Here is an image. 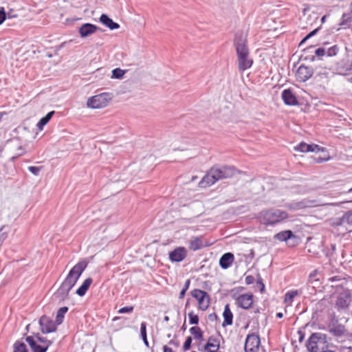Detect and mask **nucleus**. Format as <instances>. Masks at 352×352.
Wrapping results in <instances>:
<instances>
[{
  "label": "nucleus",
  "mask_w": 352,
  "mask_h": 352,
  "mask_svg": "<svg viewBox=\"0 0 352 352\" xmlns=\"http://www.w3.org/2000/svg\"><path fill=\"white\" fill-rule=\"evenodd\" d=\"M87 263L85 261H80L76 264L62 283L55 293V297L60 301H64L69 298V294L73 287L76 285L78 278L86 269Z\"/></svg>",
  "instance_id": "nucleus-1"
},
{
  "label": "nucleus",
  "mask_w": 352,
  "mask_h": 352,
  "mask_svg": "<svg viewBox=\"0 0 352 352\" xmlns=\"http://www.w3.org/2000/svg\"><path fill=\"white\" fill-rule=\"evenodd\" d=\"M236 170L230 166L222 168L212 167L206 173L198 183L199 188H207L214 185L219 180L228 179L234 177Z\"/></svg>",
  "instance_id": "nucleus-2"
},
{
  "label": "nucleus",
  "mask_w": 352,
  "mask_h": 352,
  "mask_svg": "<svg viewBox=\"0 0 352 352\" xmlns=\"http://www.w3.org/2000/svg\"><path fill=\"white\" fill-rule=\"evenodd\" d=\"M234 44L236 51L239 70L243 72L250 68L253 63L252 59L249 56L246 36L243 33L236 34Z\"/></svg>",
  "instance_id": "nucleus-3"
},
{
  "label": "nucleus",
  "mask_w": 352,
  "mask_h": 352,
  "mask_svg": "<svg viewBox=\"0 0 352 352\" xmlns=\"http://www.w3.org/2000/svg\"><path fill=\"white\" fill-rule=\"evenodd\" d=\"M289 217L288 213L280 209L270 208L261 210L257 217L261 224L265 226H274Z\"/></svg>",
  "instance_id": "nucleus-4"
},
{
  "label": "nucleus",
  "mask_w": 352,
  "mask_h": 352,
  "mask_svg": "<svg viewBox=\"0 0 352 352\" xmlns=\"http://www.w3.org/2000/svg\"><path fill=\"white\" fill-rule=\"evenodd\" d=\"M326 336L321 333H314L309 338L307 347L310 352H322L327 347Z\"/></svg>",
  "instance_id": "nucleus-5"
},
{
  "label": "nucleus",
  "mask_w": 352,
  "mask_h": 352,
  "mask_svg": "<svg viewBox=\"0 0 352 352\" xmlns=\"http://www.w3.org/2000/svg\"><path fill=\"white\" fill-rule=\"evenodd\" d=\"M25 340L32 352H46L49 346L52 344V341L38 336H28Z\"/></svg>",
  "instance_id": "nucleus-6"
},
{
  "label": "nucleus",
  "mask_w": 352,
  "mask_h": 352,
  "mask_svg": "<svg viewBox=\"0 0 352 352\" xmlns=\"http://www.w3.org/2000/svg\"><path fill=\"white\" fill-rule=\"evenodd\" d=\"M336 299L335 307L338 310L346 309L351 302V294L349 289H343L340 287H336Z\"/></svg>",
  "instance_id": "nucleus-7"
},
{
  "label": "nucleus",
  "mask_w": 352,
  "mask_h": 352,
  "mask_svg": "<svg viewBox=\"0 0 352 352\" xmlns=\"http://www.w3.org/2000/svg\"><path fill=\"white\" fill-rule=\"evenodd\" d=\"M232 298L235 301L237 307L243 309H249L252 307L254 302V296L252 293L239 294L234 292L232 295Z\"/></svg>",
  "instance_id": "nucleus-8"
},
{
  "label": "nucleus",
  "mask_w": 352,
  "mask_h": 352,
  "mask_svg": "<svg viewBox=\"0 0 352 352\" xmlns=\"http://www.w3.org/2000/svg\"><path fill=\"white\" fill-rule=\"evenodd\" d=\"M190 294L197 301L199 309L201 311L208 309L210 303V298L206 292L199 289H194L190 292Z\"/></svg>",
  "instance_id": "nucleus-9"
},
{
  "label": "nucleus",
  "mask_w": 352,
  "mask_h": 352,
  "mask_svg": "<svg viewBox=\"0 0 352 352\" xmlns=\"http://www.w3.org/2000/svg\"><path fill=\"white\" fill-rule=\"evenodd\" d=\"M110 100L108 94L102 93L89 98L87 105L92 109H102L107 106Z\"/></svg>",
  "instance_id": "nucleus-10"
},
{
  "label": "nucleus",
  "mask_w": 352,
  "mask_h": 352,
  "mask_svg": "<svg viewBox=\"0 0 352 352\" xmlns=\"http://www.w3.org/2000/svg\"><path fill=\"white\" fill-rule=\"evenodd\" d=\"M314 69L311 67L300 65L296 70L295 78L298 82H305L312 77Z\"/></svg>",
  "instance_id": "nucleus-11"
},
{
  "label": "nucleus",
  "mask_w": 352,
  "mask_h": 352,
  "mask_svg": "<svg viewBox=\"0 0 352 352\" xmlns=\"http://www.w3.org/2000/svg\"><path fill=\"white\" fill-rule=\"evenodd\" d=\"M39 325L43 333H50L56 330L57 323L47 316H43L39 319Z\"/></svg>",
  "instance_id": "nucleus-12"
},
{
  "label": "nucleus",
  "mask_w": 352,
  "mask_h": 352,
  "mask_svg": "<svg viewBox=\"0 0 352 352\" xmlns=\"http://www.w3.org/2000/svg\"><path fill=\"white\" fill-rule=\"evenodd\" d=\"M259 345L260 338L258 336L254 333L248 335L245 343V352H256Z\"/></svg>",
  "instance_id": "nucleus-13"
},
{
  "label": "nucleus",
  "mask_w": 352,
  "mask_h": 352,
  "mask_svg": "<svg viewBox=\"0 0 352 352\" xmlns=\"http://www.w3.org/2000/svg\"><path fill=\"white\" fill-rule=\"evenodd\" d=\"M188 254L187 249L184 247H177L168 254L169 259L172 262H181L184 261Z\"/></svg>",
  "instance_id": "nucleus-14"
},
{
  "label": "nucleus",
  "mask_w": 352,
  "mask_h": 352,
  "mask_svg": "<svg viewBox=\"0 0 352 352\" xmlns=\"http://www.w3.org/2000/svg\"><path fill=\"white\" fill-rule=\"evenodd\" d=\"M281 96L287 105L294 106L298 104V99L290 89L283 90Z\"/></svg>",
  "instance_id": "nucleus-15"
},
{
  "label": "nucleus",
  "mask_w": 352,
  "mask_h": 352,
  "mask_svg": "<svg viewBox=\"0 0 352 352\" xmlns=\"http://www.w3.org/2000/svg\"><path fill=\"white\" fill-rule=\"evenodd\" d=\"M98 28L91 23H85L79 28V34L81 37L85 38L94 34Z\"/></svg>",
  "instance_id": "nucleus-16"
},
{
  "label": "nucleus",
  "mask_w": 352,
  "mask_h": 352,
  "mask_svg": "<svg viewBox=\"0 0 352 352\" xmlns=\"http://www.w3.org/2000/svg\"><path fill=\"white\" fill-rule=\"evenodd\" d=\"M220 347V341L218 338L210 336L204 346L207 352H217Z\"/></svg>",
  "instance_id": "nucleus-17"
},
{
  "label": "nucleus",
  "mask_w": 352,
  "mask_h": 352,
  "mask_svg": "<svg viewBox=\"0 0 352 352\" xmlns=\"http://www.w3.org/2000/svg\"><path fill=\"white\" fill-rule=\"evenodd\" d=\"M294 149L296 151L302 153L315 152L320 151V146L317 144H308L305 142H301L294 146Z\"/></svg>",
  "instance_id": "nucleus-18"
},
{
  "label": "nucleus",
  "mask_w": 352,
  "mask_h": 352,
  "mask_svg": "<svg viewBox=\"0 0 352 352\" xmlns=\"http://www.w3.org/2000/svg\"><path fill=\"white\" fill-rule=\"evenodd\" d=\"M223 321L222 323V326L223 327L227 326H230L233 322V314L230 308V305L228 304L226 305L224 307V310L223 312Z\"/></svg>",
  "instance_id": "nucleus-19"
},
{
  "label": "nucleus",
  "mask_w": 352,
  "mask_h": 352,
  "mask_svg": "<svg viewBox=\"0 0 352 352\" xmlns=\"http://www.w3.org/2000/svg\"><path fill=\"white\" fill-rule=\"evenodd\" d=\"M234 259L233 254L230 252L226 253L220 258L219 265L223 269H227L232 265Z\"/></svg>",
  "instance_id": "nucleus-20"
},
{
  "label": "nucleus",
  "mask_w": 352,
  "mask_h": 352,
  "mask_svg": "<svg viewBox=\"0 0 352 352\" xmlns=\"http://www.w3.org/2000/svg\"><path fill=\"white\" fill-rule=\"evenodd\" d=\"M100 22L108 27L110 30L118 29L120 25L113 21L107 15L103 14L100 17Z\"/></svg>",
  "instance_id": "nucleus-21"
},
{
  "label": "nucleus",
  "mask_w": 352,
  "mask_h": 352,
  "mask_svg": "<svg viewBox=\"0 0 352 352\" xmlns=\"http://www.w3.org/2000/svg\"><path fill=\"white\" fill-rule=\"evenodd\" d=\"M204 246L201 236L193 237L189 243V248L191 250L197 251Z\"/></svg>",
  "instance_id": "nucleus-22"
},
{
  "label": "nucleus",
  "mask_w": 352,
  "mask_h": 352,
  "mask_svg": "<svg viewBox=\"0 0 352 352\" xmlns=\"http://www.w3.org/2000/svg\"><path fill=\"white\" fill-rule=\"evenodd\" d=\"M93 280L91 278H87L84 280L81 286L76 290V294L80 296H83L89 287L91 286Z\"/></svg>",
  "instance_id": "nucleus-23"
},
{
  "label": "nucleus",
  "mask_w": 352,
  "mask_h": 352,
  "mask_svg": "<svg viewBox=\"0 0 352 352\" xmlns=\"http://www.w3.org/2000/svg\"><path fill=\"white\" fill-rule=\"evenodd\" d=\"M294 236V235L291 230H285L277 233L274 238L280 241H286Z\"/></svg>",
  "instance_id": "nucleus-24"
},
{
  "label": "nucleus",
  "mask_w": 352,
  "mask_h": 352,
  "mask_svg": "<svg viewBox=\"0 0 352 352\" xmlns=\"http://www.w3.org/2000/svg\"><path fill=\"white\" fill-rule=\"evenodd\" d=\"M352 23V16L349 13H344L342 15L340 25L343 28H347L350 26Z\"/></svg>",
  "instance_id": "nucleus-25"
},
{
  "label": "nucleus",
  "mask_w": 352,
  "mask_h": 352,
  "mask_svg": "<svg viewBox=\"0 0 352 352\" xmlns=\"http://www.w3.org/2000/svg\"><path fill=\"white\" fill-rule=\"evenodd\" d=\"M299 294L298 290H290L287 292L285 295L284 302L288 305H291L293 300Z\"/></svg>",
  "instance_id": "nucleus-26"
},
{
  "label": "nucleus",
  "mask_w": 352,
  "mask_h": 352,
  "mask_svg": "<svg viewBox=\"0 0 352 352\" xmlns=\"http://www.w3.org/2000/svg\"><path fill=\"white\" fill-rule=\"evenodd\" d=\"M330 332L334 336H341L345 333L346 329L343 325L337 324L330 329Z\"/></svg>",
  "instance_id": "nucleus-27"
},
{
  "label": "nucleus",
  "mask_w": 352,
  "mask_h": 352,
  "mask_svg": "<svg viewBox=\"0 0 352 352\" xmlns=\"http://www.w3.org/2000/svg\"><path fill=\"white\" fill-rule=\"evenodd\" d=\"M54 114V111H52L49 112L45 117L42 118L37 123L38 129L39 130H42L43 126L47 124V122L50 120Z\"/></svg>",
  "instance_id": "nucleus-28"
},
{
  "label": "nucleus",
  "mask_w": 352,
  "mask_h": 352,
  "mask_svg": "<svg viewBox=\"0 0 352 352\" xmlns=\"http://www.w3.org/2000/svg\"><path fill=\"white\" fill-rule=\"evenodd\" d=\"M68 308L67 307H60L56 314V322L57 324H60L63 322L64 316L67 312Z\"/></svg>",
  "instance_id": "nucleus-29"
},
{
  "label": "nucleus",
  "mask_w": 352,
  "mask_h": 352,
  "mask_svg": "<svg viewBox=\"0 0 352 352\" xmlns=\"http://www.w3.org/2000/svg\"><path fill=\"white\" fill-rule=\"evenodd\" d=\"M190 332L195 339L201 340L203 338V332L199 327H192L190 329Z\"/></svg>",
  "instance_id": "nucleus-30"
},
{
  "label": "nucleus",
  "mask_w": 352,
  "mask_h": 352,
  "mask_svg": "<svg viewBox=\"0 0 352 352\" xmlns=\"http://www.w3.org/2000/svg\"><path fill=\"white\" fill-rule=\"evenodd\" d=\"M14 352H28L26 345L21 342H16L14 346Z\"/></svg>",
  "instance_id": "nucleus-31"
},
{
  "label": "nucleus",
  "mask_w": 352,
  "mask_h": 352,
  "mask_svg": "<svg viewBox=\"0 0 352 352\" xmlns=\"http://www.w3.org/2000/svg\"><path fill=\"white\" fill-rule=\"evenodd\" d=\"M344 223L343 216L341 218L331 219L329 220V224L332 227H338L342 226Z\"/></svg>",
  "instance_id": "nucleus-32"
},
{
  "label": "nucleus",
  "mask_w": 352,
  "mask_h": 352,
  "mask_svg": "<svg viewBox=\"0 0 352 352\" xmlns=\"http://www.w3.org/2000/svg\"><path fill=\"white\" fill-rule=\"evenodd\" d=\"M189 322L191 324H197L199 322V316L195 314L193 311L188 313Z\"/></svg>",
  "instance_id": "nucleus-33"
},
{
  "label": "nucleus",
  "mask_w": 352,
  "mask_h": 352,
  "mask_svg": "<svg viewBox=\"0 0 352 352\" xmlns=\"http://www.w3.org/2000/svg\"><path fill=\"white\" fill-rule=\"evenodd\" d=\"M124 74V71L120 68L114 69L112 72V77L115 78H121Z\"/></svg>",
  "instance_id": "nucleus-34"
},
{
  "label": "nucleus",
  "mask_w": 352,
  "mask_h": 352,
  "mask_svg": "<svg viewBox=\"0 0 352 352\" xmlns=\"http://www.w3.org/2000/svg\"><path fill=\"white\" fill-rule=\"evenodd\" d=\"M318 275V271L317 270H314V271H312L309 276V282L313 283L315 281H319Z\"/></svg>",
  "instance_id": "nucleus-35"
},
{
  "label": "nucleus",
  "mask_w": 352,
  "mask_h": 352,
  "mask_svg": "<svg viewBox=\"0 0 352 352\" xmlns=\"http://www.w3.org/2000/svg\"><path fill=\"white\" fill-rule=\"evenodd\" d=\"M338 50V45H333L328 49L327 54L329 56H334L337 55Z\"/></svg>",
  "instance_id": "nucleus-36"
},
{
  "label": "nucleus",
  "mask_w": 352,
  "mask_h": 352,
  "mask_svg": "<svg viewBox=\"0 0 352 352\" xmlns=\"http://www.w3.org/2000/svg\"><path fill=\"white\" fill-rule=\"evenodd\" d=\"M343 221L347 224L352 225V210L348 211L343 215Z\"/></svg>",
  "instance_id": "nucleus-37"
},
{
  "label": "nucleus",
  "mask_w": 352,
  "mask_h": 352,
  "mask_svg": "<svg viewBox=\"0 0 352 352\" xmlns=\"http://www.w3.org/2000/svg\"><path fill=\"white\" fill-rule=\"evenodd\" d=\"M191 343H192V338L190 336H188L186 341L184 343L183 345V350L184 351H188L191 347Z\"/></svg>",
  "instance_id": "nucleus-38"
},
{
  "label": "nucleus",
  "mask_w": 352,
  "mask_h": 352,
  "mask_svg": "<svg viewBox=\"0 0 352 352\" xmlns=\"http://www.w3.org/2000/svg\"><path fill=\"white\" fill-rule=\"evenodd\" d=\"M133 306H127L120 308L118 312L119 314L131 313L133 311Z\"/></svg>",
  "instance_id": "nucleus-39"
},
{
  "label": "nucleus",
  "mask_w": 352,
  "mask_h": 352,
  "mask_svg": "<svg viewBox=\"0 0 352 352\" xmlns=\"http://www.w3.org/2000/svg\"><path fill=\"white\" fill-rule=\"evenodd\" d=\"M42 167H36V166H29L28 170L34 175H38L39 171L41 170Z\"/></svg>",
  "instance_id": "nucleus-40"
},
{
  "label": "nucleus",
  "mask_w": 352,
  "mask_h": 352,
  "mask_svg": "<svg viewBox=\"0 0 352 352\" xmlns=\"http://www.w3.org/2000/svg\"><path fill=\"white\" fill-rule=\"evenodd\" d=\"M140 333L142 337L146 336V323L144 322L140 324Z\"/></svg>",
  "instance_id": "nucleus-41"
},
{
  "label": "nucleus",
  "mask_w": 352,
  "mask_h": 352,
  "mask_svg": "<svg viewBox=\"0 0 352 352\" xmlns=\"http://www.w3.org/2000/svg\"><path fill=\"white\" fill-rule=\"evenodd\" d=\"M6 14L3 8H0V25L6 20Z\"/></svg>",
  "instance_id": "nucleus-42"
},
{
  "label": "nucleus",
  "mask_w": 352,
  "mask_h": 352,
  "mask_svg": "<svg viewBox=\"0 0 352 352\" xmlns=\"http://www.w3.org/2000/svg\"><path fill=\"white\" fill-rule=\"evenodd\" d=\"M8 233L6 232H2V228L0 229V246L3 243V242L7 239Z\"/></svg>",
  "instance_id": "nucleus-43"
},
{
  "label": "nucleus",
  "mask_w": 352,
  "mask_h": 352,
  "mask_svg": "<svg viewBox=\"0 0 352 352\" xmlns=\"http://www.w3.org/2000/svg\"><path fill=\"white\" fill-rule=\"evenodd\" d=\"M315 54L317 56H323L326 54V52L324 48H318L316 50Z\"/></svg>",
  "instance_id": "nucleus-44"
},
{
  "label": "nucleus",
  "mask_w": 352,
  "mask_h": 352,
  "mask_svg": "<svg viewBox=\"0 0 352 352\" xmlns=\"http://www.w3.org/2000/svg\"><path fill=\"white\" fill-rule=\"evenodd\" d=\"M245 283L247 285L252 284L254 282V278L252 276H247L245 278Z\"/></svg>",
  "instance_id": "nucleus-45"
},
{
  "label": "nucleus",
  "mask_w": 352,
  "mask_h": 352,
  "mask_svg": "<svg viewBox=\"0 0 352 352\" xmlns=\"http://www.w3.org/2000/svg\"><path fill=\"white\" fill-rule=\"evenodd\" d=\"M318 31V29H316L314 30V31H312L311 32H310L309 34H307L303 39L302 41H301V43H304L307 39H308L309 38H310L311 36H312L313 35H314L316 34V32Z\"/></svg>",
  "instance_id": "nucleus-46"
},
{
  "label": "nucleus",
  "mask_w": 352,
  "mask_h": 352,
  "mask_svg": "<svg viewBox=\"0 0 352 352\" xmlns=\"http://www.w3.org/2000/svg\"><path fill=\"white\" fill-rule=\"evenodd\" d=\"M318 31V29H316L314 30V31H312L311 32H310L309 34H307L303 39L302 41H301V43H304L307 39H308L309 38H310L311 36H312L313 35H314L316 34V32Z\"/></svg>",
  "instance_id": "nucleus-47"
},
{
  "label": "nucleus",
  "mask_w": 352,
  "mask_h": 352,
  "mask_svg": "<svg viewBox=\"0 0 352 352\" xmlns=\"http://www.w3.org/2000/svg\"><path fill=\"white\" fill-rule=\"evenodd\" d=\"M257 284L261 287V292H263L265 290V285L263 284V281L261 280H258Z\"/></svg>",
  "instance_id": "nucleus-48"
},
{
  "label": "nucleus",
  "mask_w": 352,
  "mask_h": 352,
  "mask_svg": "<svg viewBox=\"0 0 352 352\" xmlns=\"http://www.w3.org/2000/svg\"><path fill=\"white\" fill-rule=\"evenodd\" d=\"M163 351L164 352H174L173 350L170 347H169L166 345H164L163 346Z\"/></svg>",
  "instance_id": "nucleus-49"
},
{
  "label": "nucleus",
  "mask_w": 352,
  "mask_h": 352,
  "mask_svg": "<svg viewBox=\"0 0 352 352\" xmlns=\"http://www.w3.org/2000/svg\"><path fill=\"white\" fill-rule=\"evenodd\" d=\"M190 280H189V279H188V280L186 281V283H185V284H184V286L183 289H185L186 290H188V288H189V286H190Z\"/></svg>",
  "instance_id": "nucleus-50"
},
{
  "label": "nucleus",
  "mask_w": 352,
  "mask_h": 352,
  "mask_svg": "<svg viewBox=\"0 0 352 352\" xmlns=\"http://www.w3.org/2000/svg\"><path fill=\"white\" fill-rule=\"evenodd\" d=\"M186 291L187 290H186L185 289H182V291L179 293V298H183L184 297Z\"/></svg>",
  "instance_id": "nucleus-51"
},
{
  "label": "nucleus",
  "mask_w": 352,
  "mask_h": 352,
  "mask_svg": "<svg viewBox=\"0 0 352 352\" xmlns=\"http://www.w3.org/2000/svg\"><path fill=\"white\" fill-rule=\"evenodd\" d=\"M142 340L144 341V342L145 343V344L146 346L148 345V340H147V336H145V337H142Z\"/></svg>",
  "instance_id": "nucleus-52"
},
{
  "label": "nucleus",
  "mask_w": 352,
  "mask_h": 352,
  "mask_svg": "<svg viewBox=\"0 0 352 352\" xmlns=\"http://www.w3.org/2000/svg\"><path fill=\"white\" fill-rule=\"evenodd\" d=\"M283 313L279 312V313H277V314H276V317H277L278 318H283Z\"/></svg>",
  "instance_id": "nucleus-53"
},
{
  "label": "nucleus",
  "mask_w": 352,
  "mask_h": 352,
  "mask_svg": "<svg viewBox=\"0 0 352 352\" xmlns=\"http://www.w3.org/2000/svg\"><path fill=\"white\" fill-rule=\"evenodd\" d=\"M326 19H327V16L326 15H324V16H323L322 17V19H321L322 23H324L326 21Z\"/></svg>",
  "instance_id": "nucleus-54"
},
{
  "label": "nucleus",
  "mask_w": 352,
  "mask_h": 352,
  "mask_svg": "<svg viewBox=\"0 0 352 352\" xmlns=\"http://www.w3.org/2000/svg\"><path fill=\"white\" fill-rule=\"evenodd\" d=\"M197 178H198V177H197V176H196V175L192 176V177H191L190 181H191V182H194V181H195Z\"/></svg>",
  "instance_id": "nucleus-55"
},
{
  "label": "nucleus",
  "mask_w": 352,
  "mask_h": 352,
  "mask_svg": "<svg viewBox=\"0 0 352 352\" xmlns=\"http://www.w3.org/2000/svg\"><path fill=\"white\" fill-rule=\"evenodd\" d=\"M349 70H352V62L351 63L350 65H349Z\"/></svg>",
  "instance_id": "nucleus-56"
},
{
  "label": "nucleus",
  "mask_w": 352,
  "mask_h": 352,
  "mask_svg": "<svg viewBox=\"0 0 352 352\" xmlns=\"http://www.w3.org/2000/svg\"><path fill=\"white\" fill-rule=\"evenodd\" d=\"M350 12L352 14V2L350 4Z\"/></svg>",
  "instance_id": "nucleus-57"
},
{
  "label": "nucleus",
  "mask_w": 352,
  "mask_h": 352,
  "mask_svg": "<svg viewBox=\"0 0 352 352\" xmlns=\"http://www.w3.org/2000/svg\"><path fill=\"white\" fill-rule=\"evenodd\" d=\"M164 319H165V320H168V316H165Z\"/></svg>",
  "instance_id": "nucleus-58"
},
{
  "label": "nucleus",
  "mask_w": 352,
  "mask_h": 352,
  "mask_svg": "<svg viewBox=\"0 0 352 352\" xmlns=\"http://www.w3.org/2000/svg\"><path fill=\"white\" fill-rule=\"evenodd\" d=\"M349 192H352V187L349 190Z\"/></svg>",
  "instance_id": "nucleus-59"
},
{
  "label": "nucleus",
  "mask_w": 352,
  "mask_h": 352,
  "mask_svg": "<svg viewBox=\"0 0 352 352\" xmlns=\"http://www.w3.org/2000/svg\"><path fill=\"white\" fill-rule=\"evenodd\" d=\"M349 192H352V187L349 190Z\"/></svg>",
  "instance_id": "nucleus-60"
},
{
  "label": "nucleus",
  "mask_w": 352,
  "mask_h": 352,
  "mask_svg": "<svg viewBox=\"0 0 352 352\" xmlns=\"http://www.w3.org/2000/svg\"><path fill=\"white\" fill-rule=\"evenodd\" d=\"M350 81L352 82V77L351 78Z\"/></svg>",
  "instance_id": "nucleus-61"
},
{
  "label": "nucleus",
  "mask_w": 352,
  "mask_h": 352,
  "mask_svg": "<svg viewBox=\"0 0 352 352\" xmlns=\"http://www.w3.org/2000/svg\"><path fill=\"white\" fill-rule=\"evenodd\" d=\"M349 202H352V200H351V201H350Z\"/></svg>",
  "instance_id": "nucleus-62"
}]
</instances>
